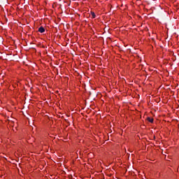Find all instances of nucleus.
<instances>
[{"instance_id":"obj_1","label":"nucleus","mask_w":179,"mask_h":179,"mask_svg":"<svg viewBox=\"0 0 179 179\" xmlns=\"http://www.w3.org/2000/svg\"><path fill=\"white\" fill-rule=\"evenodd\" d=\"M38 31L39 33H44V31H45V29H44L43 27H41L38 28Z\"/></svg>"},{"instance_id":"obj_3","label":"nucleus","mask_w":179,"mask_h":179,"mask_svg":"<svg viewBox=\"0 0 179 179\" xmlns=\"http://www.w3.org/2000/svg\"><path fill=\"white\" fill-rule=\"evenodd\" d=\"M91 15H92L93 19H94V17H96V14H94V13H93V12L91 13Z\"/></svg>"},{"instance_id":"obj_2","label":"nucleus","mask_w":179,"mask_h":179,"mask_svg":"<svg viewBox=\"0 0 179 179\" xmlns=\"http://www.w3.org/2000/svg\"><path fill=\"white\" fill-rule=\"evenodd\" d=\"M147 120L149 122H151V124H152V122H153V118H152V117H147Z\"/></svg>"}]
</instances>
